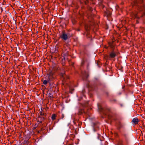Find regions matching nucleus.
I'll return each mask as SVG.
<instances>
[{"instance_id":"8","label":"nucleus","mask_w":145,"mask_h":145,"mask_svg":"<svg viewBox=\"0 0 145 145\" xmlns=\"http://www.w3.org/2000/svg\"><path fill=\"white\" fill-rule=\"evenodd\" d=\"M98 108L99 109V110L103 112V113H106L105 111V109L103 108L101 106H99V105H98Z\"/></svg>"},{"instance_id":"12","label":"nucleus","mask_w":145,"mask_h":145,"mask_svg":"<svg viewBox=\"0 0 145 145\" xmlns=\"http://www.w3.org/2000/svg\"><path fill=\"white\" fill-rule=\"evenodd\" d=\"M56 115L55 114H53L52 116V119L53 120H54L56 119Z\"/></svg>"},{"instance_id":"23","label":"nucleus","mask_w":145,"mask_h":145,"mask_svg":"<svg viewBox=\"0 0 145 145\" xmlns=\"http://www.w3.org/2000/svg\"><path fill=\"white\" fill-rule=\"evenodd\" d=\"M95 78V79L96 80H97L98 79V78Z\"/></svg>"},{"instance_id":"15","label":"nucleus","mask_w":145,"mask_h":145,"mask_svg":"<svg viewBox=\"0 0 145 145\" xmlns=\"http://www.w3.org/2000/svg\"><path fill=\"white\" fill-rule=\"evenodd\" d=\"M48 81L46 80H44L43 82V84L44 85H46L47 84Z\"/></svg>"},{"instance_id":"5","label":"nucleus","mask_w":145,"mask_h":145,"mask_svg":"<svg viewBox=\"0 0 145 145\" xmlns=\"http://www.w3.org/2000/svg\"><path fill=\"white\" fill-rule=\"evenodd\" d=\"M60 37L64 40H66L68 39L67 35L64 32H63L62 34L60 35Z\"/></svg>"},{"instance_id":"11","label":"nucleus","mask_w":145,"mask_h":145,"mask_svg":"<svg viewBox=\"0 0 145 145\" xmlns=\"http://www.w3.org/2000/svg\"><path fill=\"white\" fill-rule=\"evenodd\" d=\"M123 125L120 122H119L118 125V127L119 129H120L121 128L123 127Z\"/></svg>"},{"instance_id":"20","label":"nucleus","mask_w":145,"mask_h":145,"mask_svg":"<svg viewBox=\"0 0 145 145\" xmlns=\"http://www.w3.org/2000/svg\"><path fill=\"white\" fill-rule=\"evenodd\" d=\"M124 136L126 138H127V137H128V135L126 134H124Z\"/></svg>"},{"instance_id":"2","label":"nucleus","mask_w":145,"mask_h":145,"mask_svg":"<svg viewBox=\"0 0 145 145\" xmlns=\"http://www.w3.org/2000/svg\"><path fill=\"white\" fill-rule=\"evenodd\" d=\"M61 78L63 82V84L64 85L69 78V76L66 75L65 73H61Z\"/></svg>"},{"instance_id":"24","label":"nucleus","mask_w":145,"mask_h":145,"mask_svg":"<svg viewBox=\"0 0 145 145\" xmlns=\"http://www.w3.org/2000/svg\"><path fill=\"white\" fill-rule=\"evenodd\" d=\"M89 65V64L88 63V65H87V69H88V66Z\"/></svg>"},{"instance_id":"9","label":"nucleus","mask_w":145,"mask_h":145,"mask_svg":"<svg viewBox=\"0 0 145 145\" xmlns=\"http://www.w3.org/2000/svg\"><path fill=\"white\" fill-rule=\"evenodd\" d=\"M44 119L45 118L44 116H42L41 118L40 117L38 118V120L39 121V120H40V121H39L40 123H42V121H43Z\"/></svg>"},{"instance_id":"14","label":"nucleus","mask_w":145,"mask_h":145,"mask_svg":"<svg viewBox=\"0 0 145 145\" xmlns=\"http://www.w3.org/2000/svg\"><path fill=\"white\" fill-rule=\"evenodd\" d=\"M68 86H69V89H70V92L71 93H72V92L74 90V89L73 88H71L70 86H69V85H68Z\"/></svg>"},{"instance_id":"17","label":"nucleus","mask_w":145,"mask_h":145,"mask_svg":"<svg viewBox=\"0 0 145 145\" xmlns=\"http://www.w3.org/2000/svg\"><path fill=\"white\" fill-rule=\"evenodd\" d=\"M76 121L78 123V121H77V120H76V121L75 120H73V123L75 125H77V123H76Z\"/></svg>"},{"instance_id":"13","label":"nucleus","mask_w":145,"mask_h":145,"mask_svg":"<svg viewBox=\"0 0 145 145\" xmlns=\"http://www.w3.org/2000/svg\"><path fill=\"white\" fill-rule=\"evenodd\" d=\"M85 28L87 31H89L90 29L89 27L87 25H85Z\"/></svg>"},{"instance_id":"16","label":"nucleus","mask_w":145,"mask_h":145,"mask_svg":"<svg viewBox=\"0 0 145 145\" xmlns=\"http://www.w3.org/2000/svg\"><path fill=\"white\" fill-rule=\"evenodd\" d=\"M101 137V135L100 134H98L97 137L98 139H99L101 140V138H100Z\"/></svg>"},{"instance_id":"10","label":"nucleus","mask_w":145,"mask_h":145,"mask_svg":"<svg viewBox=\"0 0 145 145\" xmlns=\"http://www.w3.org/2000/svg\"><path fill=\"white\" fill-rule=\"evenodd\" d=\"M84 112V111L83 109H79L78 110V114L79 115H80L81 114Z\"/></svg>"},{"instance_id":"1","label":"nucleus","mask_w":145,"mask_h":145,"mask_svg":"<svg viewBox=\"0 0 145 145\" xmlns=\"http://www.w3.org/2000/svg\"><path fill=\"white\" fill-rule=\"evenodd\" d=\"M143 0H134L132 4L135 10L132 13V15L135 18H139L143 15H145V7L143 4Z\"/></svg>"},{"instance_id":"4","label":"nucleus","mask_w":145,"mask_h":145,"mask_svg":"<svg viewBox=\"0 0 145 145\" xmlns=\"http://www.w3.org/2000/svg\"><path fill=\"white\" fill-rule=\"evenodd\" d=\"M88 72L84 71L82 73V76L84 80H86L88 77Z\"/></svg>"},{"instance_id":"19","label":"nucleus","mask_w":145,"mask_h":145,"mask_svg":"<svg viewBox=\"0 0 145 145\" xmlns=\"http://www.w3.org/2000/svg\"><path fill=\"white\" fill-rule=\"evenodd\" d=\"M97 127L95 125L94 128H93V130L94 131H96V130L95 128L96 127Z\"/></svg>"},{"instance_id":"6","label":"nucleus","mask_w":145,"mask_h":145,"mask_svg":"<svg viewBox=\"0 0 145 145\" xmlns=\"http://www.w3.org/2000/svg\"><path fill=\"white\" fill-rule=\"evenodd\" d=\"M54 78L52 73H50L48 76V82L52 80Z\"/></svg>"},{"instance_id":"3","label":"nucleus","mask_w":145,"mask_h":145,"mask_svg":"<svg viewBox=\"0 0 145 145\" xmlns=\"http://www.w3.org/2000/svg\"><path fill=\"white\" fill-rule=\"evenodd\" d=\"M118 53L114 50H112L109 54V56L110 58H114L118 54Z\"/></svg>"},{"instance_id":"26","label":"nucleus","mask_w":145,"mask_h":145,"mask_svg":"<svg viewBox=\"0 0 145 145\" xmlns=\"http://www.w3.org/2000/svg\"><path fill=\"white\" fill-rule=\"evenodd\" d=\"M78 31H80V29H78Z\"/></svg>"},{"instance_id":"21","label":"nucleus","mask_w":145,"mask_h":145,"mask_svg":"<svg viewBox=\"0 0 145 145\" xmlns=\"http://www.w3.org/2000/svg\"><path fill=\"white\" fill-rule=\"evenodd\" d=\"M100 62H97V65H98V67H101L99 65Z\"/></svg>"},{"instance_id":"25","label":"nucleus","mask_w":145,"mask_h":145,"mask_svg":"<svg viewBox=\"0 0 145 145\" xmlns=\"http://www.w3.org/2000/svg\"><path fill=\"white\" fill-rule=\"evenodd\" d=\"M110 15H111V14H110V13L108 15V16H110Z\"/></svg>"},{"instance_id":"18","label":"nucleus","mask_w":145,"mask_h":145,"mask_svg":"<svg viewBox=\"0 0 145 145\" xmlns=\"http://www.w3.org/2000/svg\"><path fill=\"white\" fill-rule=\"evenodd\" d=\"M84 61L83 60H82V62H81V66H82L83 65H84Z\"/></svg>"},{"instance_id":"7","label":"nucleus","mask_w":145,"mask_h":145,"mask_svg":"<svg viewBox=\"0 0 145 145\" xmlns=\"http://www.w3.org/2000/svg\"><path fill=\"white\" fill-rule=\"evenodd\" d=\"M132 121L133 123L135 125H136L138 124V120L137 118H135L133 119Z\"/></svg>"},{"instance_id":"22","label":"nucleus","mask_w":145,"mask_h":145,"mask_svg":"<svg viewBox=\"0 0 145 145\" xmlns=\"http://www.w3.org/2000/svg\"><path fill=\"white\" fill-rule=\"evenodd\" d=\"M40 115H41V116H42V115H44V113H42V112H40Z\"/></svg>"}]
</instances>
